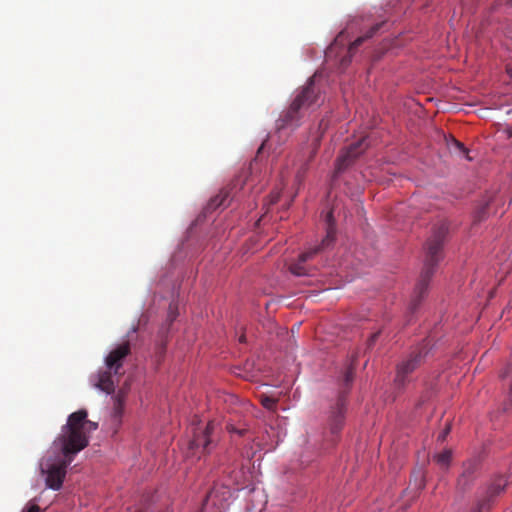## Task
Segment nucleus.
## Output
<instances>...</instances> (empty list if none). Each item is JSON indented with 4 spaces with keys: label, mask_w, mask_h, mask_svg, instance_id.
Here are the masks:
<instances>
[{
    "label": "nucleus",
    "mask_w": 512,
    "mask_h": 512,
    "mask_svg": "<svg viewBox=\"0 0 512 512\" xmlns=\"http://www.w3.org/2000/svg\"><path fill=\"white\" fill-rule=\"evenodd\" d=\"M87 417L86 409L71 413L52 444V449L59 451L62 456H47L41 461V474L45 476L48 488L55 491L61 489L74 456L88 446L90 434L97 430L98 424Z\"/></svg>",
    "instance_id": "nucleus-1"
},
{
    "label": "nucleus",
    "mask_w": 512,
    "mask_h": 512,
    "mask_svg": "<svg viewBox=\"0 0 512 512\" xmlns=\"http://www.w3.org/2000/svg\"><path fill=\"white\" fill-rule=\"evenodd\" d=\"M449 226L446 221L439 222L433 229L431 237L427 241L426 256L424 267L421 272L420 280L415 288L416 298L413 300V306L416 307L425 295L429 281L435 272V268L442 258V247L448 234Z\"/></svg>",
    "instance_id": "nucleus-2"
},
{
    "label": "nucleus",
    "mask_w": 512,
    "mask_h": 512,
    "mask_svg": "<svg viewBox=\"0 0 512 512\" xmlns=\"http://www.w3.org/2000/svg\"><path fill=\"white\" fill-rule=\"evenodd\" d=\"M315 76L311 77L307 84L298 91L290 106L281 113L277 120V128L295 129L300 125L304 111L315 104L319 97V89L315 87Z\"/></svg>",
    "instance_id": "nucleus-3"
},
{
    "label": "nucleus",
    "mask_w": 512,
    "mask_h": 512,
    "mask_svg": "<svg viewBox=\"0 0 512 512\" xmlns=\"http://www.w3.org/2000/svg\"><path fill=\"white\" fill-rule=\"evenodd\" d=\"M426 354V348L421 346L398 363L394 379L397 388H403L411 381V374L423 363Z\"/></svg>",
    "instance_id": "nucleus-4"
},
{
    "label": "nucleus",
    "mask_w": 512,
    "mask_h": 512,
    "mask_svg": "<svg viewBox=\"0 0 512 512\" xmlns=\"http://www.w3.org/2000/svg\"><path fill=\"white\" fill-rule=\"evenodd\" d=\"M215 422L209 421L206 425L199 421L196 426L192 427V439L189 442V450L194 455L208 454L213 444L212 433L215 429Z\"/></svg>",
    "instance_id": "nucleus-5"
},
{
    "label": "nucleus",
    "mask_w": 512,
    "mask_h": 512,
    "mask_svg": "<svg viewBox=\"0 0 512 512\" xmlns=\"http://www.w3.org/2000/svg\"><path fill=\"white\" fill-rule=\"evenodd\" d=\"M509 479L505 475L495 476L487 486L483 497L477 502L473 512H487L490 501L504 491Z\"/></svg>",
    "instance_id": "nucleus-6"
},
{
    "label": "nucleus",
    "mask_w": 512,
    "mask_h": 512,
    "mask_svg": "<svg viewBox=\"0 0 512 512\" xmlns=\"http://www.w3.org/2000/svg\"><path fill=\"white\" fill-rule=\"evenodd\" d=\"M346 406V396L341 393L335 405L331 407L328 416V427L332 435H337L344 426Z\"/></svg>",
    "instance_id": "nucleus-7"
},
{
    "label": "nucleus",
    "mask_w": 512,
    "mask_h": 512,
    "mask_svg": "<svg viewBox=\"0 0 512 512\" xmlns=\"http://www.w3.org/2000/svg\"><path fill=\"white\" fill-rule=\"evenodd\" d=\"M367 140V137H363L342 151L336 161V171L338 173L342 172L348 166H350L353 161L365 151V149L368 147Z\"/></svg>",
    "instance_id": "nucleus-8"
},
{
    "label": "nucleus",
    "mask_w": 512,
    "mask_h": 512,
    "mask_svg": "<svg viewBox=\"0 0 512 512\" xmlns=\"http://www.w3.org/2000/svg\"><path fill=\"white\" fill-rule=\"evenodd\" d=\"M479 464L476 460H469L463 464V471L459 475L456 488L459 492L465 493L469 491L477 478Z\"/></svg>",
    "instance_id": "nucleus-9"
},
{
    "label": "nucleus",
    "mask_w": 512,
    "mask_h": 512,
    "mask_svg": "<svg viewBox=\"0 0 512 512\" xmlns=\"http://www.w3.org/2000/svg\"><path fill=\"white\" fill-rule=\"evenodd\" d=\"M130 353V343L128 341L118 345L105 358L106 368L113 370L114 375L120 374L123 361Z\"/></svg>",
    "instance_id": "nucleus-10"
},
{
    "label": "nucleus",
    "mask_w": 512,
    "mask_h": 512,
    "mask_svg": "<svg viewBox=\"0 0 512 512\" xmlns=\"http://www.w3.org/2000/svg\"><path fill=\"white\" fill-rule=\"evenodd\" d=\"M113 374V370H109L108 368L105 370L101 369L96 374L92 375L90 380L96 388L107 394H111L115 390Z\"/></svg>",
    "instance_id": "nucleus-11"
},
{
    "label": "nucleus",
    "mask_w": 512,
    "mask_h": 512,
    "mask_svg": "<svg viewBox=\"0 0 512 512\" xmlns=\"http://www.w3.org/2000/svg\"><path fill=\"white\" fill-rule=\"evenodd\" d=\"M384 25V22H381V23H377L375 25H373L369 31L363 35V36H360L358 37L354 42H352L348 48V51H347V55H345L341 61H340V67L342 69H345L351 62V59H352V56H353V53L355 52V50L367 39L373 37L377 31Z\"/></svg>",
    "instance_id": "nucleus-12"
},
{
    "label": "nucleus",
    "mask_w": 512,
    "mask_h": 512,
    "mask_svg": "<svg viewBox=\"0 0 512 512\" xmlns=\"http://www.w3.org/2000/svg\"><path fill=\"white\" fill-rule=\"evenodd\" d=\"M323 250V247H320L318 245L314 246L313 248H309L308 250L299 255L298 261L296 263L291 264L289 270L291 271L292 274L296 276L307 275L308 271L304 266V263L312 259L316 254L320 253Z\"/></svg>",
    "instance_id": "nucleus-13"
},
{
    "label": "nucleus",
    "mask_w": 512,
    "mask_h": 512,
    "mask_svg": "<svg viewBox=\"0 0 512 512\" xmlns=\"http://www.w3.org/2000/svg\"><path fill=\"white\" fill-rule=\"evenodd\" d=\"M325 221H326V226H327L326 227V236L322 240V242L318 245L320 247H323V249L330 247L335 241L336 227H335V221H334L332 211H329L326 214Z\"/></svg>",
    "instance_id": "nucleus-14"
},
{
    "label": "nucleus",
    "mask_w": 512,
    "mask_h": 512,
    "mask_svg": "<svg viewBox=\"0 0 512 512\" xmlns=\"http://www.w3.org/2000/svg\"><path fill=\"white\" fill-rule=\"evenodd\" d=\"M500 379L503 382V387L508 388V400L504 403V411H507L512 406V363L506 365V367L500 373Z\"/></svg>",
    "instance_id": "nucleus-15"
},
{
    "label": "nucleus",
    "mask_w": 512,
    "mask_h": 512,
    "mask_svg": "<svg viewBox=\"0 0 512 512\" xmlns=\"http://www.w3.org/2000/svg\"><path fill=\"white\" fill-rule=\"evenodd\" d=\"M447 145L451 152L458 154V155H463L468 160H471V158L468 155L469 154L468 149L464 146L463 143H461L457 139L451 137L450 140H448Z\"/></svg>",
    "instance_id": "nucleus-16"
},
{
    "label": "nucleus",
    "mask_w": 512,
    "mask_h": 512,
    "mask_svg": "<svg viewBox=\"0 0 512 512\" xmlns=\"http://www.w3.org/2000/svg\"><path fill=\"white\" fill-rule=\"evenodd\" d=\"M434 459L441 468L447 469L452 459V452L450 450H446L437 454Z\"/></svg>",
    "instance_id": "nucleus-17"
},
{
    "label": "nucleus",
    "mask_w": 512,
    "mask_h": 512,
    "mask_svg": "<svg viewBox=\"0 0 512 512\" xmlns=\"http://www.w3.org/2000/svg\"><path fill=\"white\" fill-rule=\"evenodd\" d=\"M226 429L228 430V432H230V433H236V434H238L239 436H244V435L247 433V431H248V429H247V427H246L245 425H242V426H240V427H237V426H236L235 424H233V423H228V424L226 425Z\"/></svg>",
    "instance_id": "nucleus-18"
},
{
    "label": "nucleus",
    "mask_w": 512,
    "mask_h": 512,
    "mask_svg": "<svg viewBox=\"0 0 512 512\" xmlns=\"http://www.w3.org/2000/svg\"><path fill=\"white\" fill-rule=\"evenodd\" d=\"M261 404L269 410H274L277 405V400L275 398L269 397V396H262L261 397Z\"/></svg>",
    "instance_id": "nucleus-19"
},
{
    "label": "nucleus",
    "mask_w": 512,
    "mask_h": 512,
    "mask_svg": "<svg viewBox=\"0 0 512 512\" xmlns=\"http://www.w3.org/2000/svg\"><path fill=\"white\" fill-rule=\"evenodd\" d=\"M354 370L355 368L351 365L347 368L344 374V383L345 385H350L354 379Z\"/></svg>",
    "instance_id": "nucleus-20"
},
{
    "label": "nucleus",
    "mask_w": 512,
    "mask_h": 512,
    "mask_svg": "<svg viewBox=\"0 0 512 512\" xmlns=\"http://www.w3.org/2000/svg\"><path fill=\"white\" fill-rule=\"evenodd\" d=\"M226 196H227L226 194L216 196L214 199L211 200L209 206L212 208H217V207L223 206Z\"/></svg>",
    "instance_id": "nucleus-21"
},
{
    "label": "nucleus",
    "mask_w": 512,
    "mask_h": 512,
    "mask_svg": "<svg viewBox=\"0 0 512 512\" xmlns=\"http://www.w3.org/2000/svg\"><path fill=\"white\" fill-rule=\"evenodd\" d=\"M341 37H342V34H339V35L336 37V39H335L334 43L329 47V50H328V51H327V53H326V56H327V57H331L332 53L334 52V48L336 47V45H337V44H338V42L340 41V38H341Z\"/></svg>",
    "instance_id": "nucleus-22"
},
{
    "label": "nucleus",
    "mask_w": 512,
    "mask_h": 512,
    "mask_svg": "<svg viewBox=\"0 0 512 512\" xmlns=\"http://www.w3.org/2000/svg\"><path fill=\"white\" fill-rule=\"evenodd\" d=\"M40 511H41V509L38 505L32 504L29 507H27L26 509H24L22 512H40Z\"/></svg>",
    "instance_id": "nucleus-23"
},
{
    "label": "nucleus",
    "mask_w": 512,
    "mask_h": 512,
    "mask_svg": "<svg viewBox=\"0 0 512 512\" xmlns=\"http://www.w3.org/2000/svg\"><path fill=\"white\" fill-rule=\"evenodd\" d=\"M378 335H379V332L374 333V334H372V335H371V337H370V338H369V340H368V346H369V347H371V346H373V345H374V343H375V342H376V340H377Z\"/></svg>",
    "instance_id": "nucleus-24"
},
{
    "label": "nucleus",
    "mask_w": 512,
    "mask_h": 512,
    "mask_svg": "<svg viewBox=\"0 0 512 512\" xmlns=\"http://www.w3.org/2000/svg\"><path fill=\"white\" fill-rule=\"evenodd\" d=\"M449 431H450V426L447 425V427L443 430V432L439 435L438 438L443 441L446 438Z\"/></svg>",
    "instance_id": "nucleus-25"
},
{
    "label": "nucleus",
    "mask_w": 512,
    "mask_h": 512,
    "mask_svg": "<svg viewBox=\"0 0 512 512\" xmlns=\"http://www.w3.org/2000/svg\"><path fill=\"white\" fill-rule=\"evenodd\" d=\"M305 170H306V168H303L302 170L298 171V173L296 175V179L299 183L303 180Z\"/></svg>",
    "instance_id": "nucleus-26"
},
{
    "label": "nucleus",
    "mask_w": 512,
    "mask_h": 512,
    "mask_svg": "<svg viewBox=\"0 0 512 512\" xmlns=\"http://www.w3.org/2000/svg\"><path fill=\"white\" fill-rule=\"evenodd\" d=\"M170 310H172V306L171 305H170ZM169 319H170V322L174 321V319H175V315L173 314L172 311H170V313H169Z\"/></svg>",
    "instance_id": "nucleus-27"
},
{
    "label": "nucleus",
    "mask_w": 512,
    "mask_h": 512,
    "mask_svg": "<svg viewBox=\"0 0 512 512\" xmlns=\"http://www.w3.org/2000/svg\"><path fill=\"white\" fill-rule=\"evenodd\" d=\"M326 127H327V124H325V121H324V119H323V120L320 122V124H319V128H320V129L325 130V129H326Z\"/></svg>",
    "instance_id": "nucleus-28"
},
{
    "label": "nucleus",
    "mask_w": 512,
    "mask_h": 512,
    "mask_svg": "<svg viewBox=\"0 0 512 512\" xmlns=\"http://www.w3.org/2000/svg\"><path fill=\"white\" fill-rule=\"evenodd\" d=\"M278 198H279V195H278V194L273 195V196H272L271 203H276V202L278 201Z\"/></svg>",
    "instance_id": "nucleus-29"
},
{
    "label": "nucleus",
    "mask_w": 512,
    "mask_h": 512,
    "mask_svg": "<svg viewBox=\"0 0 512 512\" xmlns=\"http://www.w3.org/2000/svg\"><path fill=\"white\" fill-rule=\"evenodd\" d=\"M120 406H121V402H120V400H118V407L116 408L117 413L119 412V408H120Z\"/></svg>",
    "instance_id": "nucleus-30"
},
{
    "label": "nucleus",
    "mask_w": 512,
    "mask_h": 512,
    "mask_svg": "<svg viewBox=\"0 0 512 512\" xmlns=\"http://www.w3.org/2000/svg\"><path fill=\"white\" fill-rule=\"evenodd\" d=\"M507 2H508L510 5H512V0H507Z\"/></svg>",
    "instance_id": "nucleus-31"
},
{
    "label": "nucleus",
    "mask_w": 512,
    "mask_h": 512,
    "mask_svg": "<svg viewBox=\"0 0 512 512\" xmlns=\"http://www.w3.org/2000/svg\"><path fill=\"white\" fill-rule=\"evenodd\" d=\"M510 136H512V131H510Z\"/></svg>",
    "instance_id": "nucleus-32"
}]
</instances>
